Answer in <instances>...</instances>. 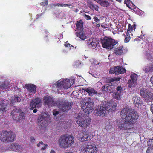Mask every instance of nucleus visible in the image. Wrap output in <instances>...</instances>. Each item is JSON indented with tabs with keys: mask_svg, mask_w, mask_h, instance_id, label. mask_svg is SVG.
I'll use <instances>...</instances> for the list:
<instances>
[{
	"mask_svg": "<svg viewBox=\"0 0 153 153\" xmlns=\"http://www.w3.org/2000/svg\"><path fill=\"white\" fill-rule=\"evenodd\" d=\"M125 129H130L133 128L134 120H137L139 115L137 112L131 108H126L125 112Z\"/></svg>",
	"mask_w": 153,
	"mask_h": 153,
	"instance_id": "f257e3e1",
	"label": "nucleus"
},
{
	"mask_svg": "<svg viewBox=\"0 0 153 153\" xmlns=\"http://www.w3.org/2000/svg\"><path fill=\"white\" fill-rule=\"evenodd\" d=\"M74 140L72 136L64 134L61 135L58 139V143L61 148H67L70 147L74 143Z\"/></svg>",
	"mask_w": 153,
	"mask_h": 153,
	"instance_id": "f03ea898",
	"label": "nucleus"
},
{
	"mask_svg": "<svg viewBox=\"0 0 153 153\" xmlns=\"http://www.w3.org/2000/svg\"><path fill=\"white\" fill-rule=\"evenodd\" d=\"M16 135L11 131L3 130L0 132V140L3 143H11L15 141Z\"/></svg>",
	"mask_w": 153,
	"mask_h": 153,
	"instance_id": "7ed1b4c3",
	"label": "nucleus"
},
{
	"mask_svg": "<svg viewBox=\"0 0 153 153\" xmlns=\"http://www.w3.org/2000/svg\"><path fill=\"white\" fill-rule=\"evenodd\" d=\"M76 123L79 125L84 129L86 128L89 126L91 122V119L86 118L85 115L79 113L77 117Z\"/></svg>",
	"mask_w": 153,
	"mask_h": 153,
	"instance_id": "20e7f679",
	"label": "nucleus"
},
{
	"mask_svg": "<svg viewBox=\"0 0 153 153\" xmlns=\"http://www.w3.org/2000/svg\"><path fill=\"white\" fill-rule=\"evenodd\" d=\"M83 23L81 21H77L76 25V28L75 30L76 32L75 34L81 40H85L86 39V36L85 31L83 28Z\"/></svg>",
	"mask_w": 153,
	"mask_h": 153,
	"instance_id": "39448f33",
	"label": "nucleus"
},
{
	"mask_svg": "<svg viewBox=\"0 0 153 153\" xmlns=\"http://www.w3.org/2000/svg\"><path fill=\"white\" fill-rule=\"evenodd\" d=\"M101 42L103 48L111 50L116 45L117 42L112 38L105 36L103 39H101Z\"/></svg>",
	"mask_w": 153,
	"mask_h": 153,
	"instance_id": "423d86ee",
	"label": "nucleus"
},
{
	"mask_svg": "<svg viewBox=\"0 0 153 153\" xmlns=\"http://www.w3.org/2000/svg\"><path fill=\"white\" fill-rule=\"evenodd\" d=\"M100 106V107L96 108L94 111L95 114L100 117H103L105 116L107 112L112 111V109L111 108L112 106L115 108L117 106Z\"/></svg>",
	"mask_w": 153,
	"mask_h": 153,
	"instance_id": "0eeeda50",
	"label": "nucleus"
},
{
	"mask_svg": "<svg viewBox=\"0 0 153 153\" xmlns=\"http://www.w3.org/2000/svg\"><path fill=\"white\" fill-rule=\"evenodd\" d=\"M11 115L13 120L17 121H20L25 118V113L19 109H14L11 113Z\"/></svg>",
	"mask_w": 153,
	"mask_h": 153,
	"instance_id": "6e6552de",
	"label": "nucleus"
},
{
	"mask_svg": "<svg viewBox=\"0 0 153 153\" xmlns=\"http://www.w3.org/2000/svg\"><path fill=\"white\" fill-rule=\"evenodd\" d=\"M140 94L146 102L151 101L153 100V93L146 88H142L140 91Z\"/></svg>",
	"mask_w": 153,
	"mask_h": 153,
	"instance_id": "1a4fd4ad",
	"label": "nucleus"
},
{
	"mask_svg": "<svg viewBox=\"0 0 153 153\" xmlns=\"http://www.w3.org/2000/svg\"><path fill=\"white\" fill-rule=\"evenodd\" d=\"M49 117H48L47 114L45 113H42L40 115L37 119L38 125L39 127L42 128H45L47 125L46 121Z\"/></svg>",
	"mask_w": 153,
	"mask_h": 153,
	"instance_id": "9d476101",
	"label": "nucleus"
},
{
	"mask_svg": "<svg viewBox=\"0 0 153 153\" xmlns=\"http://www.w3.org/2000/svg\"><path fill=\"white\" fill-rule=\"evenodd\" d=\"M97 148L94 145H85L82 146L81 151L83 152L86 153H96Z\"/></svg>",
	"mask_w": 153,
	"mask_h": 153,
	"instance_id": "9b49d317",
	"label": "nucleus"
},
{
	"mask_svg": "<svg viewBox=\"0 0 153 153\" xmlns=\"http://www.w3.org/2000/svg\"><path fill=\"white\" fill-rule=\"evenodd\" d=\"M124 109H123L120 112V115L121 119H120L117 122V124L120 130L124 129Z\"/></svg>",
	"mask_w": 153,
	"mask_h": 153,
	"instance_id": "f8f14e48",
	"label": "nucleus"
},
{
	"mask_svg": "<svg viewBox=\"0 0 153 153\" xmlns=\"http://www.w3.org/2000/svg\"><path fill=\"white\" fill-rule=\"evenodd\" d=\"M131 79L128 82V87L131 88L134 87L137 84V80L138 75L135 73L132 74L130 76Z\"/></svg>",
	"mask_w": 153,
	"mask_h": 153,
	"instance_id": "ddd939ff",
	"label": "nucleus"
},
{
	"mask_svg": "<svg viewBox=\"0 0 153 153\" xmlns=\"http://www.w3.org/2000/svg\"><path fill=\"white\" fill-rule=\"evenodd\" d=\"M124 70V68L122 67L117 66L111 68L109 73L111 74H115L116 75H118L122 73Z\"/></svg>",
	"mask_w": 153,
	"mask_h": 153,
	"instance_id": "4468645a",
	"label": "nucleus"
},
{
	"mask_svg": "<svg viewBox=\"0 0 153 153\" xmlns=\"http://www.w3.org/2000/svg\"><path fill=\"white\" fill-rule=\"evenodd\" d=\"M73 103L70 99L66 100L64 98H59L57 101V104L58 105H72Z\"/></svg>",
	"mask_w": 153,
	"mask_h": 153,
	"instance_id": "2eb2a0df",
	"label": "nucleus"
},
{
	"mask_svg": "<svg viewBox=\"0 0 153 153\" xmlns=\"http://www.w3.org/2000/svg\"><path fill=\"white\" fill-rule=\"evenodd\" d=\"M99 40L98 39L93 38H90L88 40V44H89L91 46L95 48L97 45L99 44Z\"/></svg>",
	"mask_w": 153,
	"mask_h": 153,
	"instance_id": "dca6fc26",
	"label": "nucleus"
},
{
	"mask_svg": "<svg viewBox=\"0 0 153 153\" xmlns=\"http://www.w3.org/2000/svg\"><path fill=\"white\" fill-rule=\"evenodd\" d=\"M85 114H89L94 109V106H81Z\"/></svg>",
	"mask_w": 153,
	"mask_h": 153,
	"instance_id": "f3484780",
	"label": "nucleus"
},
{
	"mask_svg": "<svg viewBox=\"0 0 153 153\" xmlns=\"http://www.w3.org/2000/svg\"><path fill=\"white\" fill-rule=\"evenodd\" d=\"M81 102L83 104V105H93L94 104L93 100L88 97L82 99Z\"/></svg>",
	"mask_w": 153,
	"mask_h": 153,
	"instance_id": "a211bd4d",
	"label": "nucleus"
},
{
	"mask_svg": "<svg viewBox=\"0 0 153 153\" xmlns=\"http://www.w3.org/2000/svg\"><path fill=\"white\" fill-rule=\"evenodd\" d=\"M26 88L30 92H36V86L32 84H26L25 85Z\"/></svg>",
	"mask_w": 153,
	"mask_h": 153,
	"instance_id": "6ab92c4d",
	"label": "nucleus"
},
{
	"mask_svg": "<svg viewBox=\"0 0 153 153\" xmlns=\"http://www.w3.org/2000/svg\"><path fill=\"white\" fill-rule=\"evenodd\" d=\"M84 92H86L90 96H92L97 93V91L91 87L84 88L82 89Z\"/></svg>",
	"mask_w": 153,
	"mask_h": 153,
	"instance_id": "aec40b11",
	"label": "nucleus"
},
{
	"mask_svg": "<svg viewBox=\"0 0 153 153\" xmlns=\"http://www.w3.org/2000/svg\"><path fill=\"white\" fill-rule=\"evenodd\" d=\"M92 137V136L91 133L85 131H84L83 137L81 138V140L82 141H87L91 140Z\"/></svg>",
	"mask_w": 153,
	"mask_h": 153,
	"instance_id": "412c9836",
	"label": "nucleus"
},
{
	"mask_svg": "<svg viewBox=\"0 0 153 153\" xmlns=\"http://www.w3.org/2000/svg\"><path fill=\"white\" fill-rule=\"evenodd\" d=\"M21 147L20 145H19L15 143L11 144L8 147L9 150L15 151L19 150L21 149Z\"/></svg>",
	"mask_w": 153,
	"mask_h": 153,
	"instance_id": "4be33fe9",
	"label": "nucleus"
},
{
	"mask_svg": "<svg viewBox=\"0 0 153 153\" xmlns=\"http://www.w3.org/2000/svg\"><path fill=\"white\" fill-rule=\"evenodd\" d=\"M53 102V98L50 97H45L44 99V104L46 105H51Z\"/></svg>",
	"mask_w": 153,
	"mask_h": 153,
	"instance_id": "5701e85b",
	"label": "nucleus"
},
{
	"mask_svg": "<svg viewBox=\"0 0 153 153\" xmlns=\"http://www.w3.org/2000/svg\"><path fill=\"white\" fill-rule=\"evenodd\" d=\"M64 89H67L71 86L69 79H66L62 80Z\"/></svg>",
	"mask_w": 153,
	"mask_h": 153,
	"instance_id": "b1692460",
	"label": "nucleus"
},
{
	"mask_svg": "<svg viewBox=\"0 0 153 153\" xmlns=\"http://www.w3.org/2000/svg\"><path fill=\"white\" fill-rule=\"evenodd\" d=\"M128 28L127 30V32L126 33V36H125V42H128L129 41L130 37L128 31H130V30H131L132 29V27L131 26H130V24H129Z\"/></svg>",
	"mask_w": 153,
	"mask_h": 153,
	"instance_id": "393cba45",
	"label": "nucleus"
},
{
	"mask_svg": "<svg viewBox=\"0 0 153 153\" xmlns=\"http://www.w3.org/2000/svg\"><path fill=\"white\" fill-rule=\"evenodd\" d=\"M63 83L62 80L61 81L59 80L56 83L55 85L58 91H60V90H62L64 89Z\"/></svg>",
	"mask_w": 153,
	"mask_h": 153,
	"instance_id": "a878e982",
	"label": "nucleus"
},
{
	"mask_svg": "<svg viewBox=\"0 0 153 153\" xmlns=\"http://www.w3.org/2000/svg\"><path fill=\"white\" fill-rule=\"evenodd\" d=\"M125 4H126L127 7L131 10L134 9V8L132 9V7L135 8V6L130 0H125Z\"/></svg>",
	"mask_w": 153,
	"mask_h": 153,
	"instance_id": "bb28decb",
	"label": "nucleus"
},
{
	"mask_svg": "<svg viewBox=\"0 0 153 153\" xmlns=\"http://www.w3.org/2000/svg\"><path fill=\"white\" fill-rule=\"evenodd\" d=\"M146 72H152L153 71V64H150L146 66L143 69Z\"/></svg>",
	"mask_w": 153,
	"mask_h": 153,
	"instance_id": "cd10ccee",
	"label": "nucleus"
},
{
	"mask_svg": "<svg viewBox=\"0 0 153 153\" xmlns=\"http://www.w3.org/2000/svg\"><path fill=\"white\" fill-rule=\"evenodd\" d=\"M41 102V100L39 98H36L32 100L30 105H37Z\"/></svg>",
	"mask_w": 153,
	"mask_h": 153,
	"instance_id": "c85d7f7f",
	"label": "nucleus"
},
{
	"mask_svg": "<svg viewBox=\"0 0 153 153\" xmlns=\"http://www.w3.org/2000/svg\"><path fill=\"white\" fill-rule=\"evenodd\" d=\"M89 7L92 10H94L97 11H98L99 8L98 6L93 2H91L90 3Z\"/></svg>",
	"mask_w": 153,
	"mask_h": 153,
	"instance_id": "c756f323",
	"label": "nucleus"
},
{
	"mask_svg": "<svg viewBox=\"0 0 153 153\" xmlns=\"http://www.w3.org/2000/svg\"><path fill=\"white\" fill-rule=\"evenodd\" d=\"M9 85L8 82L6 81L0 83V88L1 89H7L9 87Z\"/></svg>",
	"mask_w": 153,
	"mask_h": 153,
	"instance_id": "7c9ffc66",
	"label": "nucleus"
},
{
	"mask_svg": "<svg viewBox=\"0 0 153 153\" xmlns=\"http://www.w3.org/2000/svg\"><path fill=\"white\" fill-rule=\"evenodd\" d=\"M123 46L120 47L116 48L115 50V53L117 55H120L123 52Z\"/></svg>",
	"mask_w": 153,
	"mask_h": 153,
	"instance_id": "2f4dec72",
	"label": "nucleus"
},
{
	"mask_svg": "<svg viewBox=\"0 0 153 153\" xmlns=\"http://www.w3.org/2000/svg\"><path fill=\"white\" fill-rule=\"evenodd\" d=\"M59 108H62V111L65 112H66L68 110L72 108V106H59Z\"/></svg>",
	"mask_w": 153,
	"mask_h": 153,
	"instance_id": "473e14b6",
	"label": "nucleus"
},
{
	"mask_svg": "<svg viewBox=\"0 0 153 153\" xmlns=\"http://www.w3.org/2000/svg\"><path fill=\"white\" fill-rule=\"evenodd\" d=\"M110 4V3L108 1L106 0H102L100 5L104 7H106L108 6Z\"/></svg>",
	"mask_w": 153,
	"mask_h": 153,
	"instance_id": "72a5a7b5",
	"label": "nucleus"
},
{
	"mask_svg": "<svg viewBox=\"0 0 153 153\" xmlns=\"http://www.w3.org/2000/svg\"><path fill=\"white\" fill-rule=\"evenodd\" d=\"M133 100L134 105H136L137 104L138 105H139L140 102L137 96L134 97L133 98Z\"/></svg>",
	"mask_w": 153,
	"mask_h": 153,
	"instance_id": "f704fd0d",
	"label": "nucleus"
},
{
	"mask_svg": "<svg viewBox=\"0 0 153 153\" xmlns=\"http://www.w3.org/2000/svg\"><path fill=\"white\" fill-rule=\"evenodd\" d=\"M121 95V93L118 92L114 93L113 94V97L114 98L117 100H119L120 99Z\"/></svg>",
	"mask_w": 153,
	"mask_h": 153,
	"instance_id": "c9c22d12",
	"label": "nucleus"
},
{
	"mask_svg": "<svg viewBox=\"0 0 153 153\" xmlns=\"http://www.w3.org/2000/svg\"><path fill=\"white\" fill-rule=\"evenodd\" d=\"M21 101V99L19 97H17L12 99L11 100V102L13 104L15 102H20Z\"/></svg>",
	"mask_w": 153,
	"mask_h": 153,
	"instance_id": "e433bc0d",
	"label": "nucleus"
},
{
	"mask_svg": "<svg viewBox=\"0 0 153 153\" xmlns=\"http://www.w3.org/2000/svg\"><path fill=\"white\" fill-rule=\"evenodd\" d=\"M64 45L65 47L68 48L69 49H71V48H74V47L73 45H71L69 43H68V42H67L65 43L64 44Z\"/></svg>",
	"mask_w": 153,
	"mask_h": 153,
	"instance_id": "4c0bfd02",
	"label": "nucleus"
},
{
	"mask_svg": "<svg viewBox=\"0 0 153 153\" xmlns=\"http://www.w3.org/2000/svg\"><path fill=\"white\" fill-rule=\"evenodd\" d=\"M147 144L149 146H151L153 148V139L149 140L147 142Z\"/></svg>",
	"mask_w": 153,
	"mask_h": 153,
	"instance_id": "58836bf2",
	"label": "nucleus"
},
{
	"mask_svg": "<svg viewBox=\"0 0 153 153\" xmlns=\"http://www.w3.org/2000/svg\"><path fill=\"white\" fill-rule=\"evenodd\" d=\"M107 88L108 90V92H111L113 91V88L111 85H108L107 86Z\"/></svg>",
	"mask_w": 153,
	"mask_h": 153,
	"instance_id": "ea45409f",
	"label": "nucleus"
},
{
	"mask_svg": "<svg viewBox=\"0 0 153 153\" xmlns=\"http://www.w3.org/2000/svg\"><path fill=\"white\" fill-rule=\"evenodd\" d=\"M71 5V4H65L63 3H59V6H60L61 7H65L67 6L69 8H70V6Z\"/></svg>",
	"mask_w": 153,
	"mask_h": 153,
	"instance_id": "a19ab883",
	"label": "nucleus"
},
{
	"mask_svg": "<svg viewBox=\"0 0 153 153\" xmlns=\"http://www.w3.org/2000/svg\"><path fill=\"white\" fill-rule=\"evenodd\" d=\"M146 153H153V148H148L147 149Z\"/></svg>",
	"mask_w": 153,
	"mask_h": 153,
	"instance_id": "79ce46f5",
	"label": "nucleus"
},
{
	"mask_svg": "<svg viewBox=\"0 0 153 153\" xmlns=\"http://www.w3.org/2000/svg\"><path fill=\"white\" fill-rule=\"evenodd\" d=\"M101 90L102 91H105L106 92L108 91V90L107 88V86H106L105 85L103 86L101 88Z\"/></svg>",
	"mask_w": 153,
	"mask_h": 153,
	"instance_id": "37998d69",
	"label": "nucleus"
},
{
	"mask_svg": "<svg viewBox=\"0 0 153 153\" xmlns=\"http://www.w3.org/2000/svg\"><path fill=\"white\" fill-rule=\"evenodd\" d=\"M84 16L85 19L87 20H89L91 19V17L88 15L84 14Z\"/></svg>",
	"mask_w": 153,
	"mask_h": 153,
	"instance_id": "c03bdc74",
	"label": "nucleus"
},
{
	"mask_svg": "<svg viewBox=\"0 0 153 153\" xmlns=\"http://www.w3.org/2000/svg\"><path fill=\"white\" fill-rule=\"evenodd\" d=\"M146 56L147 59L148 60H150L152 58V56L149 53H146Z\"/></svg>",
	"mask_w": 153,
	"mask_h": 153,
	"instance_id": "a18cd8bd",
	"label": "nucleus"
},
{
	"mask_svg": "<svg viewBox=\"0 0 153 153\" xmlns=\"http://www.w3.org/2000/svg\"><path fill=\"white\" fill-rule=\"evenodd\" d=\"M48 4L47 1L40 3V4L42 6H47Z\"/></svg>",
	"mask_w": 153,
	"mask_h": 153,
	"instance_id": "49530a36",
	"label": "nucleus"
},
{
	"mask_svg": "<svg viewBox=\"0 0 153 153\" xmlns=\"http://www.w3.org/2000/svg\"><path fill=\"white\" fill-rule=\"evenodd\" d=\"M122 89V88L121 86L117 87V92L120 93H121Z\"/></svg>",
	"mask_w": 153,
	"mask_h": 153,
	"instance_id": "de8ad7c7",
	"label": "nucleus"
},
{
	"mask_svg": "<svg viewBox=\"0 0 153 153\" xmlns=\"http://www.w3.org/2000/svg\"><path fill=\"white\" fill-rule=\"evenodd\" d=\"M93 19L96 22L98 23L100 21V19H98V18L96 16L94 17Z\"/></svg>",
	"mask_w": 153,
	"mask_h": 153,
	"instance_id": "09e8293b",
	"label": "nucleus"
},
{
	"mask_svg": "<svg viewBox=\"0 0 153 153\" xmlns=\"http://www.w3.org/2000/svg\"><path fill=\"white\" fill-rule=\"evenodd\" d=\"M59 111H56L55 110H53V114L54 116H56L59 114Z\"/></svg>",
	"mask_w": 153,
	"mask_h": 153,
	"instance_id": "8fccbe9b",
	"label": "nucleus"
},
{
	"mask_svg": "<svg viewBox=\"0 0 153 153\" xmlns=\"http://www.w3.org/2000/svg\"><path fill=\"white\" fill-rule=\"evenodd\" d=\"M1 106V110L3 112H6V111L5 110L6 107L5 106Z\"/></svg>",
	"mask_w": 153,
	"mask_h": 153,
	"instance_id": "3c124183",
	"label": "nucleus"
},
{
	"mask_svg": "<svg viewBox=\"0 0 153 153\" xmlns=\"http://www.w3.org/2000/svg\"><path fill=\"white\" fill-rule=\"evenodd\" d=\"M31 107L30 108V109L32 110H33L34 108H39V107H40L41 106H31Z\"/></svg>",
	"mask_w": 153,
	"mask_h": 153,
	"instance_id": "603ef678",
	"label": "nucleus"
},
{
	"mask_svg": "<svg viewBox=\"0 0 153 153\" xmlns=\"http://www.w3.org/2000/svg\"><path fill=\"white\" fill-rule=\"evenodd\" d=\"M124 29L123 28H119L118 29V33H119L120 32H123V31Z\"/></svg>",
	"mask_w": 153,
	"mask_h": 153,
	"instance_id": "864d4df0",
	"label": "nucleus"
},
{
	"mask_svg": "<svg viewBox=\"0 0 153 153\" xmlns=\"http://www.w3.org/2000/svg\"><path fill=\"white\" fill-rule=\"evenodd\" d=\"M47 146H48V145L47 144H44V146L43 147H42L41 148V150H45Z\"/></svg>",
	"mask_w": 153,
	"mask_h": 153,
	"instance_id": "5fc2aeb1",
	"label": "nucleus"
},
{
	"mask_svg": "<svg viewBox=\"0 0 153 153\" xmlns=\"http://www.w3.org/2000/svg\"><path fill=\"white\" fill-rule=\"evenodd\" d=\"M30 141L31 142H34V141L35 140V139L34 138V137H30Z\"/></svg>",
	"mask_w": 153,
	"mask_h": 153,
	"instance_id": "6e6d98bb",
	"label": "nucleus"
},
{
	"mask_svg": "<svg viewBox=\"0 0 153 153\" xmlns=\"http://www.w3.org/2000/svg\"><path fill=\"white\" fill-rule=\"evenodd\" d=\"M94 1L100 5L102 0H94Z\"/></svg>",
	"mask_w": 153,
	"mask_h": 153,
	"instance_id": "4d7b16f0",
	"label": "nucleus"
},
{
	"mask_svg": "<svg viewBox=\"0 0 153 153\" xmlns=\"http://www.w3.org/2000/svg\"><path fill=\"white\" fill-rule=\"evenodd\" d=\"M43 143L42 141L40 142L39 143H38L37 146V147H39L40 146V144L43 145Z\"/></svg>",
	"mask_w": 153,
	"mask_h": 153,
	"instance_id": "13d9d810",
	"label": "nucleus"
},
{
	"mask_svg": "<svg viewBox=\"0 0 153 153\" xmlns=\"http://www.w3.org/2000/svg\"><path fill=\"white\" fill-rule=\"evenodd\" d=\"M114 81H115L114 78H111L109 80V81L110 82H113Z\"/></svg>",
	"mask_w": 153,
	"mask_h": 153,
	"instance_id": "bf43d9fd",
	"label": "nucleus"
},
{
	"mask_svg": "<svg viewBox=\"0 0 153 153\" xmlns=\"http://www.w3.org/2000/svg\"><path fill=\"white\" fill-rule=\"evenodd\" d=\"M120 78H115L114 77L115 81H118L120 80Z\"/></svg>",
	"mask_w": 153,
	"mask_h": 153,
	"instance_id": "052dcab7",
	"label": "nucleus"
},
{
	"mask_svg": "<svg viewBox=\"0 0 153 153\" xmlns=\"http://www.w3.org/2000/svg\"><path fill=\"white\" fill-rule=\"evenodd\" d=\"M150 81L153 85V76H152L150 78Z\"/></svg>",
	"mask_w": 153,
	"mask_h": 153,
	"instance_id": "680f3d73",
	"label": "nucleus"
},
{
	"mask_svg": "<svg viewBox=\"0 0 153 153\" xmlns=\"http://www.w3.org/2000/svg\"><path fill=\"white\" fill-rule=\"evenodd\" d=\"M53 6L54 7L56 6H59V3H56L54 4L53 5Z\"/></svg>",
	"mask_w": 153,
	"mask_h": 153,
	"instance_id": "e2e57ef3",
	"label": "nucleus"
},
{
	"mask_svg": "<svg viewBox=\"0 0 153 153\" xmlns=\"http://www.w3.org/2000/svg\"><path fill=\"white\" fill-rule=\"evenodd\" d=\"M50 153H55V152L53 149L51 150Z\"/></svg>",
	"mask_w": 153,
	"mask_h": 153,
	"instance_id": "0e129e2a",
	"label": "nucleus"
},
{
	"mask_svg": "<svg viewBox=\"0 0 153 153\" xmlns=\"http://www.w3.org/2000/svg\"><path fill=\"white\" fill-rule=\"evenodd\" d=\"M37 109L35 108L33 110V111L34 113H36L37 112Z\"/></svg>",
	"mask_w": 153,
	"mask_h": 153,
	"instance_id": "69168bd1",
	"label": "nucleus"
},
{
	"mask_svg": "<svg viewBox=\"0 0 153 153\" xmlns=\"http://www.w3.org/2000/svg\"><path fill=\"white\" fill-rule=\"evenodd\" d=\"M151 110L153 114V106H151Z\"/></svg>",
	"mask_w": 153,
	"mask_h": 153,
	"instance_id": "338daca9",
	"label": "nucleus"
},
{
	"mask_svg": "<svg viewBox=\"0 0 153 153\" xmlns=\"http://www.w3.org/2000/svg\"><path fill=\"white\" fill-rule=\"evenodd\" d=\"M96 26L98 27H100V24H96Z\"/></svg>",
	"mask_w": 153,
	"mask_h": 153,
	"instance_id": "774afa93",
	"label": "nucleus"
}]
</instances>
